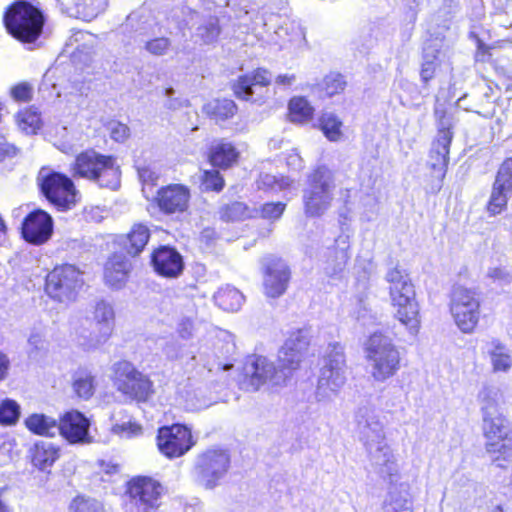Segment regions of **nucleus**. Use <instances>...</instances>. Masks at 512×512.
Wrapping results in <instances>:
<instances>
[{"instance_id": "obj_32", "label": "nucleus", "mask_w": 512, "mask_h": 512, "mask_svg": "<svg viewBox=\"0 0 512 512\" xmlns=\"http://www.w3.org/2000/svg\"><path fill=\"white\" fill-rule=\"evenodd\" d=\"M314 109L303 97H295L289 103V115L292 122L304 123L312 118Z\"/></svg>"}, {"instance_id": "obj_6", "label": "nucleus", "mask_w": 512, "mask_h": 512, "mask_svg": "<svg viewBox=\"0 0 512 512\" xmlns=\"http://www.w3.org/2000/svg\"><path fill=\"white\" fill-rule=\"evenodd\" d=\"M308 187L303 191V209L308 218H319L331 207L336 187L332 170L320 166L309 176Z\"/></svg>"}, {"instance_id": "obj_34", "label": "nucleus", "mask_w": 512, "mask_h": 512, "mask_svg": "<svg viewBox=\"0 0 512 512\" xmlns=\"http://www.w3.org/2000/svg\"><path fill=\"white\" fill-rule=\"evenodd\" d=\"M68 512H106L102 502L83 494L76 495L68 506Z\"/></svg>"}, {"instance_id": "obj_42", "label": "nucleus", "mask_w": 512, "mask_h": 512, "mask_svg": "<svg viewBox=\"0 0 512 512\" xmlns=\"http://www.w3.org/2000/svg\"><path fill=\"white\" fill-rule=\"evenodd\" d=\"M112 432L121 438H133L143 434V427L137 422L128 421L123 424L114 425Z\"/></svg>"}, {"instance_id": "obj_24", "label": "nucleus", "mask_w": 512, "mask_h": 512, "mask_svg": "<svg viewBox=\"0 0 512 512\" xmlns=\"http://www.w3.org/2000/svg\"><path fill=\"white\" fill-rule=\"evenodd\" d=\"M61 457V448L58 445L45 441H38L29 450V459L33 468L49 474L53 465Z\"/></svg>"}, {"instance_id": "obj_43", "label": "nucleus", "mask_w": 512, "mask_h": 512, "mask_svg": "<svg viewBox=\"0 0 512 512\" xmlns=\"http://www.w3.org/2000/svg\"><path fill=\"white\" fill-rule=\"evenodd\" d=\"M346 82L343 80L342 75L331 73L327 75L323 82V89L327 95L333 96L342 92L345 88Z\"/></svg>"}, {"instance_id": "obj_16", "label": "nucleus", "mask_w": 512, "mask_h": 512, "mask_svg": "<svg viewBox=\"0 0 512 512\" xmlns=\"http://www.w3.org/2000/svg\"><path fill=\"white\" fill-rule=\"evenodd\" d=\"M263 287L265 294L271 298L285 293L291 278L289 266L280 258L267 257L263 264Z\"/></svg>"}, {"instance_id": "obj_7", "label": "nucleus", "mask_w": 512, "mask_h": 512, "mask_svg": "<svg viewBox=\"0 0 512 512\" xmlns=\"http://www.w3.org/2000/svg\"><path fill=\"white\" fill-rule=\"evenodd\" d=\"M72 169L74 176L93 180L101 187L116 189L119 186L120 171L112 156L88 150L76 157Z\"/></svg>"}, {"instance_id": "obj_23", "label": "nucleus", "mask_w": 512, "mask_h": 512, "mask_svg": "<svg viewBox=\"0 0 512 512\" xmlns=\"http://www.w3.org/2000/svg\"><path fill=\"white\" fill-rule=\"evenodd\" d=\"M210 169H204L200 176L202 191L219 192L223 187V178L220 169L224 165V144H218L209 155Z\"/></svg>"}, {"instance_id": "obj_17", "label": "nucleus", "mask_w": 512, "mask_h": 512, "mask_svg": "<svg viewBox=\"0 0 512 512\" xmlns=\"http://www.w3.org/2000/svg\"><path fill=\"white\" fill-rule=\"evenodd\" d=\"M53 233L52 217L43 210L29 213L22 224L23 238L32 244L41 245L47 242Z\"/></svg>"}, {"instance_id": "obj_59", "label": "nucleus", "mask_w": 512, "mask_h": 512, "mask_svg": "<svg viewBox=\"0 0 512 512\" xmlns=\"http://www.w3.org/2000/svg\"><path fill=\"white\" fill-rule=\"evenodd\" d=\"M204 112L211 117H218L221 115V107L218 101L207 103L204 108Z\"/></svg>"}, {"instance_id": "obj_36", "label": "nucleus", "mask_w": 512, "mask_h": 512, "mask_svg": "<svg viewBox=\"0 0 512 512\" xmlns=\"http://www.w3.org/2000/svg\"><path fill=\"white\" fill-rule=\"evenodd\" d=\"M292 185V181L284 176L277 177L275 175H271L268 173L260 174L257 180V187L260 190L264 191H282L290 188Z\"/></svg>"}, {"instance_id": "obj_21", "label": "nucleus", "mask_w": 512, "mask_h": 512, "mask_svg": "<svg viewBox=\"0 0 512 512\" xmlns=\"http://www.w3.org/2000/svg\"><path fill=\"white\" fill-rule=\"evenodd\" d=\"M452 140V133L448 129L440 130L437 138L432 144L428 165L438 178H443L449 161V147Z\"/></svg>"}, {"instance_id": "obj_27", "label": "nucleus", "mask_w": 512, "mask_h": 512, "mask_svg": "<svg viewBox=\"0 0 512 512\" xmlns=\"http://www.w3.org/2000/svg\"><path fill=\"white\" fill-rule=\"evenodd\" d=\"M270 84L269 73L265 69H257L252 76H241L233 84L232 90L239 99L249 100L253 95V86H267Z\"/></svg>"}, {"instance_id": "obj_26", "label": "nucleus", "mask_w": 512, "mask_h": 512, "mask_svg": "<svg viewBox=\"0 0 512 512\" xmlns=\"http://www.w3.org/2000/svg\"><path fill=\"white\" fill-rule=\"evenodd\" d=\"M131 270V263L125 255L113 254L105 265L104 278L106 284L113 288H120L127 280Z\"/></svg>"}, {"instance_id": "obj_45", "label": "nucleus", "mask_w": 512, "mask_h": 512, "mask_svg": "<svg viewBox=\"0 0 512 512\" xmlns=\"http://www.w3.org/2000/svg\"><path fill=\"white\" fill-rule=\"evenodd\" d=\"M170 46L171 41L166 37H157L145 43L146 51L155 56L165 55L168 52Z\"/></svg>"}, {"instance_id": "obj_58", "label": "nucleus", "mask_w": 512, "mask_h": 512, "mask_svg": "<svg viewBox=\"0 0 512 512\" xmlns=\"http://www.w3.org/2000/svg\"><path fill=\"white\" fill-rule=\"evenodd\" d=\"M14 154L15 147L7 143L4 136L0 134V160L4 159L6 156H11Z\"/></svg>"}, {"instance_id": "obj_53", "label": "nucleus", "mask_w": 512, "mask_h": 512, "mask_svg": "<svg viewBox=\"0 0 512 512\" xmlns=\"http://www.w3.org/2000/svg\"><path fill=\"white\" fill-rule=\"evenodd\" d=\"M487 276L494 283L498 284H508L512 281V275L510 274V272L502 267L490 268Z\"/></svg>"}, {"instance_id": "obj_50", "label": "nucleus", "mask_w": 512, "mask_h": 512, "mask_svg": "<svg viewBox=\"0 0 512 512\" xmlns=\"http://www.w3.org/2000/svg\"><path fill=\"white\" fill-rule=\"evenodd\" d=\"M286 204L283 202L266 203L261 208V216L265 219L276 220L281 217L285 210Z\"/></svg>"}, {"instance_id": "obj_33", "label": "nucleus", "mask_w": 512, "mask_h": 512, "mask_svg": "<svg viewBox=\"0 0 512 512\" xmlns=\"http://www.w3.org/2000/svg\"><path fill=\"white\" fill-rule=\"evenodd\" d=\"M319 127L330 141H339L342 137V121L331 113L325 112L319 119Z\"/></svg>"}, {"instance_id": "obj_41", "label": "nucleus", "mask_w": 512, "mask_h": 512, "mask_svg": "<svg viewBox=\"0 0 512 512\" xmlns=\"http://www.w3.org/2000/svg\"><path fill=\"white\" fill-rule=\"evenodd\" d=\"M436 53V49L427 48L425 50L424 63L421 69V78L424 82H428L434 76L438 65Z\"/></svg>"}, {"instance_id": "obj_20", "label": "nucleus", "mask_w": 512, "mask_h": 512, "mask_svg": "<svg viewBox=\"0 0 512 512\" xmlns=\"http://www.w3.org/2000/svg\"><path fill=\"white\" fill-rule=\"evenodd\" d=\"M154 270L161 276L175 278L183 270L182 256L175 249L162 246L154 251L151 257Z\"/></svg>"}, {"instance_id": "obj_47", "label": "nucleus", "mask_w": 512, "mask_h": 512, "mask_svg": "<svg viewBox=\"0 0 512 512\" xmlns=\"http://www.w3.org/2000/svg\"><path fill=\"white\" fill-rule=\"evenodd\" d=\"M384 512H413L411 500L396 496L384 505Z\"/></svg>"}, {"instance_id": "obj_56", "label": "nucleus", "mask_w": 512, "mask_h": 512, "mask_svg": "<svg viewBox=\"0 0 512 512\" xmlns=\"http://www.w3.org/2000/svg\"><path fill=\"white\" fill-rule=\"evenodd\" d=\"M194 325L189 318H183L178 323L177 332L183 339H190L193 336Z\"/></svg>"}, {"instance_id": "obj_37", "label": "nucleus", "mask_w": 512, "mask_h": 512, "mask_svg": "<svg viewBox=\"0 0 512 512\" xmlns=\"http://www.w3.org/2000/svg\"><path fill=\"white\" fill-rule=\"evenodd\" d=\"M310 344V332L307 328H299L290 332L284 345L286 349L296 350L303 355L306 354Z\"/></svg>"}, {"instance_id": "obj_39", "label": "nucleus", "mask_w": 512, "mask_h": 512, "mask_svg": "<svg viewBox=\"0 0 512 512\" xmlns=\"http://www.w3.org/2000/svg\"><path fill=\"white\" fill-rule=\"evenodd\" d=\"M304 357L305 355L293 349H286V345H283L278 354L279 369H282V371L286 369L296 370L300 367Z\"/></svg>"}, {"instance_id": "obj_63", "label": "nucleus", "mask_w": 512, "mask_h": 512, "mask_svg": "<svg viewBox=\"0 0 512 512\" xmlns=\"http://www.w3.org/2000/svg\"><path fill=\"white\" fill-rule=\"evenodd\" d=\"M30 345H33L36 349H39L43 346V341L39 335H31L28 340Z\"/></svg>"}, {"instance_id": "obj_28", "label": "nucleus", "mask_w": 512, "mask_h": 512, "mask_svg": "<svg viewBox=\"0 0 512 512\" xmlns=\"http://www.w3.org/2000/svg\"><path fill=\"white\" fill-rule=\"evenodd\" d=\"M487 353L494 373H507L512 367L510 351L499 341L488 344Z\"/></svg>"}, {"instance_id": "obj_15", "label": "nucleus", "mask_w": 512, "mask_h": 512, "mask_svg": "<svg viewBox=\"0 0 512 512\" xmlns=\"http://www.w3.org/2000/svg\"><path fill=\"white\" fill-rule=\"evenodd\" d=\"M224 450L220 447L207 448L198 455L194 465L195 480L206 489L215 488L222 476Z\"/></svg>"}, {"instance_id": "obj_49", "label": "nucleus", "mask_w": 512, "mask_h": 512, "mask_svg": "<svg viewBox=\"0 0 512 512\" xmlns=\"http://www.w3.org/2000/svg\"><path fill=\"white\" fill-rule=\"evenodd\" d=\"M229 300V305L226 311L237 312L244 304L245 297L241 291L236 288H226V301Z\"/></svg>"}, {"instance_id": "obj_52", "label": "nucleus", "mask_w": 512, "mask_h": 512, "mask_svg": "<svg viewBox=\"0 0 512 512\" xmlns=\"http://www.w3.org/2000/svg\"><path fill=\"white\" fill-rule=\"evenodd\" d=\"M228 216L232 220H243L251 216V211L244 203L234 202L228 207Z\"/></svg>"}, {"instance_id": "obj_12", "label": "nucleus", "mask_w": 512, "mask_h": 512, "mask_svg": "<svg viewBox=\"0 0 512 512\" xmlns=\"http://www.w3.org/2000/svg\"><path fill=\"white\" fill-rule=\"evenodd\" d=\"M82 285V273L70 264L55 267L46 277L47 294L61 303L74 301Z\"/></svg>"}, {"instance_id": "obj_62", "label": "nucleus", "mask_w": 512, "mask_h": 512, "mask_svg": "<svg viewBox=\"0 0 512 512\" xmlns=\"http://www.w3.org/2000/svg\"><path fill=\"white\" fill-rule=\"evenodd\" d=\"M8 366H9L8 358L6 357V355L0 353V380H2L6 376Z\"/></svg>"}, {"instance_id": "obj_5", "label": "nucleus", "mask_w": 512, "mask_h": 512, "mask_svg": "<svg viewBox=\"0 0 512 512\" xmlns=\"http://www.w3.org/2000/svg\"><path fill=\"white\" fill-rule=\"evenodd\" d=\"M4 24L8 33L22 43H34L42 33L44 16L32 4L19 0L14 2L4 14Z\"/></svg>"}, {"instance_id": "obj_54", "label": "nucleus", "mask_w": 512, "mask_h": 512, "mask_svg": "<svg viewBox=\"0 0 512 512\" xmlns=\"http://www.w3.org/2000/svg\"><path fill=\"white\" fill-rule=\"evenodd\" d=\"M20 405L13 399L6 398L0 403V416H20Z\"/></svg>"}, {"instance_id": "obj_8", "label": "nucleus", "mask_w": 512, "mask_h": 512, "mask_svg": "<svg viewBox=\"0 0 512 512\" xmlns=\"http://www.w3.org/2000/svg\"><path fill=\"white\" fill-rule=\"evenodd\" d=\"M346 382V360L344 348L338 344H330L320 370L316 397L318 401L332 400Z\"/></svg>"}, {"instance_id": "obj_51", "label": "nucleus", "mask_w": 512, "mask_h": 512, "mask_svg": "<svg viewBox=\"0 0 512 512\" xmlns=\"http://www.w3.org/2000/svg\"><path fill=\"white\" fill-rule=\"evenodd\" d=\"M110 136L117 142H124L130 136V129L126 124L118 121L109 123Z\"/></svg>"}, {"instance_id": "obj_14", "label": "nucleus", "mask_w": 512, "mask_h": 512, "mask_svg": "<svg viewBox=\"0 0 512 512\" xmlns=\"http://www.w3.org/2000/svg\"><path fill=\"white\" fill-rule=\"evenodd\" d=\"M37 180L42 193L54 205L68 209L75 203L76 190L67 176L42 168Z\"/></svg>"}, {"instance_id": "obj_3", "label": "nucleus", "mask_w": 512, "mask_h": 512, "mask_svg": "<svg viewBox=\"0 0 512 512\" xmlns=\"http://www.w3.org/2000/svg\"><path fill=\"white\" fill-rule=\"evenodd\" d=\"M364 356L374 381L384 382L400 368V352L394 341L381 332L371 334L364 343Z\"/></svg>"}, {"instance_id": "obj_13", "label": "nucleus", "mask_w": 512, "mask_h": 512, "mask_svg": "<svg viewBox=\"0 0 512 512\" xmlns=\"http://www.w3.org/2000/svg\"><path fill=\"white\" fill-rule=\"evenodd\" d=\"M114 385L131 399L147 401L152 395V382L128 361L114 364Z\"/></svg>"}, {"instance_id": "obj_2", "label": "nucleus", "mask_w": 512, "mask_h": 512, "mask_svg": "<svg viewBox=\"0 0 512 512\" xmlns=\"http://www.w3.org/2000/svg\"><path fill=\"white\" fill-rule=\"evenodd\" d=\"M233 364L226 363L229 371V385L245 392H256L265 385L280 386L287 375L265 356L251 354L245 358L241 369L233 370Z\"/></svg>"}, {"instance_id": "obj_10", "label": "nucleus", "mask_w": 512, "mask_h": 512, "mask_svg": "<svg viewBox=\"0 0 512 512\" xmlns=\"http://www.w3.org/2000/svg\"><path fill=\"white\" fill-rule=\"evenodd\" d=\"M450 312L462 332H473L480 317V298L476 291L455 286L450 297Z\"/></svg>"}, {"instance_id": "obj_44", "label": "nucleus", "mask_w": 512, "mask_h": 512, "mask_svg": "<svg viewBox=\"0 0 512 512\" xmlns=\"http://www.w3.org/2000/svg\"><path fill=\"white\" fill-rule=\"evenodd\" d=\"M506 190L512 191V158L505 160L500 166L494 182Z\"/></svg>"}, {"instance_id": "obj_48", "label": "nucleus", "mask_w": 512, "mask_h": 512, "mask_svg": "<svg viewBox=\"0 0 512 512\" xmlns=\"http://www.w3.org/2000/svg\"><path fill=\"white\" fill-rule=\"evenodd\" d=\"M220 28L214 20H210L207 24L198 27L197 36L202 39L204 43L213 42L219 35Z\"/></svg>"}, {"instance_id": "obj_60", "label": "nucleus", "mask_w": 512, "mask_h": 512, "mask_svg": "<svg viewBox=\"0 0 512 512\" xmlns=\"http://www.w3.org/2000/svg\"><path fill=\"white\" fill-rule=\"evenodd\" d=\"M5 489H0V512H14L9 500L4 495Z\"/></svg>"}, {"instance_id": "obj_30", "label": "nucleus", "mask_w": 512, "mask_h": 512, "mask_svg": "<svg viewBox=\"0 0 512 512\" xmlns=\"http://www.w3.org/2000/svg\"><path fill=\"white\" fill-rule=\"evenodd\" d=\"M72 387L78 397L89 399L95 391V377L91 372L78 370L73 375Z\"/></svg>"}, {"instance_id": "obj_1", "label": "nucleus", "mask_w": 512, "mask_h": 512, "mask_svg": "<svg viewBox=\"0 0 512 512\" xmlns=\"http://www.w3.org/2000/svg\"><path fill=\"white\" fill-rule=\"evenodd\" d=\"M385 280L395 318L411 334H417L421 324L420 307L416 298L415 287L409 275L398 267L387 271Z\"/></svg>"}, {"instance_id": "obj_40", "label": "nucleus", "mask_w": 512, "mask_h": 512, "mask_svg": "<svg viewBox=\"0 0 512 512\" xmlns=\"http://www.w3.org/2000/svg\"><path fill=\"white\" fill-rule=\"evenodd\" d=\"M281 29L285 31L286 35L289 37V41L295 46L300 48L306 45L307 41L305 30L300 23L290 21L285 23Z\"/></svg>"}, {"instance_id": "obj_4", "label": "nucleus", "mask_w": 512, "mask_h": 512, "mask_svg": "<svg viewBox=\"0 0 512 512\" xmlns=\"http://www.w3.org/2000/svg\"><path fill=\"white\" fill-rule=\"evenodd\" d=\"M91 328L80 326L75 331V342L84 351H94L103 346L115 328V311L111 303L98 300L92 307Z\"/></svg>"}, {"instance_id": "obj_46", "label": "nucleus", "mask_w": 512, "mask_h": 512, "mask_svg": "<svg viewBox=\"0 0 512 512\" xmlns=\"http://www.w3.org/2000/svg\"><path fill=\"white\" fill-rule=\"evenodd\" d=\"M88 38L91 40L92 39V35L88 32H83V31H78L76 32L72 38H71V41L72 42H75V43H78L80 41H84V44L83 45H77L76 48H75V52H74V57H76V55L78 53H85V56L87 58H90L91 55H92V51H93V44H89L88 42H90L88 40Z\"/></svg>"}, {"instance_id": "obj_29", "label": "nucleus", "mask_w": 512, "mask_h": 512, "mask_svg": "<svg viewBox=\"0 0 512 512\" xmlns=\"http://www.w3.org/2000/svg\"><path fill=\"white\" fill-rule=\"evenodd\" d=\"M150 237L147 226L136 224L127 236L126 250L128 254L136 256L142 252Z\"/></svg>"}, {"instance_id": "obj_38", "label": "nucleus", "mask_w": 512, "mask_h": 512, "mask_svg": "<svg viewBox=\"0 0 512 512\" xmlns=\"http://www.w3.org/2000/svg\"><path fill=\"white\" fill-rule=\"evenodd\" d=\"M510 192L511 190H506L505 187L494 183L490 200L487 205V209L492 215L500 214L506 208L508 194Z\"/></svg>"}, {"instance_id": "obj_57", "label": "nucleus", "mask_w": 512, "mask_h": 512, "mask_svg": "<svg viewBox=\"0 0 512 512\" xmlns=\"http://www.w3.org/2000/svg\"><path fill=\"white\" fill-rule=\"evenodd\" d=\"M240 152L232 145H226V168L237 164Z\"/></svg>"}, {"instance_id": "obj_61", "label": "nucleus", "mask_w": 512, "mask_h": 512, "mask_svg": "<svg viewBox=\"0 0 512 512\" xmlns=\"http://www.w3.org/2000/svg\"><path fill=\"white\" fill-rule=\"evenodd\" d=\"M295 81V75L293 74H284V75H279L275 82L278 84V85H283V86H289L291 85L293 82Z\"/></svg>"}, {"instance_id": "obj_11", "label": "nucleus", "mask_w": 512, "mask_h": 512, "mask_svg": "<svg viewBox=\"0 0 512 512\" xmlns=\"http://www.w3.org/2000/svg\"><path fill=\"white\" fill-rule=\"evenodd\" d=\"M155 440L160 454L170 460L184 456L196 444L191 428L182 423L159 427Z\"/></svg>"}, {"instance_id": "obj_9", "label": "nucleus", "mask_w": 512, "mask_h": 512, "mask_svg": "<svg viewBox=\"0 0 512 512\" xmlns=\"http://www.w3.org/2000/svg\"><path fill=\"white\" fill-rule=\"evenodd\" d=\"M125 493L138 512H153L161 507L168 489L154 477L137 475L127 481Z\"/></svg>"}, {"instance_id": "obj_18", "label": "nucleus", "mask_w": 512, "mask_h": 512, "mask_svg": "<svg viewBox=\"0 0 512 512\" xmlns=\"http://www.w3.org/2000/svg\"><path fill=\"white\" fill-rule=\"evenodd\" d=\"M484 433L489 442L486 450L490 454H497L494 462L507 461L512 456V436L503 431V427L493 423V418L485 419Z\"/></svg>"}, {"instance_id": "obj_31", "label": "nucleus", "mask_w": 512, "mask_h": 512, "mask_svg": "<svg viewBox=\"0 0 512 512\" xmlns=\"http://www.w3.org/2000/svg\"><path fill=\"white\" fill-rule=\"evenodd\" d=\"M25 426L31 433L44 437H54L58 432L54 418H25Z\"/></svg>"}, {"instance_id": "obj_35", "label": "nucleus", "mask_w": 512, "mask_h": 512, "mask_svg": "<svg viewBox=\"0 0 512 512\" xmlns=\"http://www.w3.org/2000/svg\"><path fill=\"white\" fill-rule=\"evenodd\" d=\"M16 121L19 129L26 134H36L42 126L39 113L32 109L19 112Z\"/></svg>"}, {"instance_id": "obj_55", "label": "nucleus", "mask_w": 512, "mask_h": 512, "mask_svg": "<svg viewBox=\"0 0 512 512\" xmlns=\"http://www.w3.org/2000/svg\"><path fill=\"white\" fill-rule=\"evenodd\" d=\"M11 96L17 101H29L32 97V88L26 83H21L11 89Z\"/></svg>"}, {"instance_id": "obj_25", "label": "nucleus", "mask_w": 512, "mask_h": 512, "mask_svg": "<svg viewBox=\"0 0 512 512\" xmlns=\"http://www.w3.org/2000/svg\"><path fill=\"white\" fill-rule=\"evenodd\" d=\"M62 12L71 17L90 20L104 10L106 0H57Z\"/></svg>"}, {"instance_id": "obj_22", "label": "nucleus", "mask_w": 512, "mask_h": 512, "mask_svg": "<svg viewBox=\"0 0 512 512\" xmlns=\"http://www.w3.org/2000/svg\"><path fill=\"white\" fill-rule=\"evenodd\" d=\"M90 425L89 418H59L58 433L69 444H89L93 442Z\"/></svg>"}, {"instance_id": "obj_64", "label": "nucleus", "mask_w": 512, "mask_h": 512, "mask_svg": "<svg viewBox=\"0 0 512 512\" xmlns=\"http://www.w3.org/2000/svg\"><path fill=\"white\" fill-rule=\"evenodd\" d=\"M237 107L233 101H226V117L230 114L233 115Z\"/></svg>"}, {"instance_id": "obj_19", "label": "nucleus", "mask_w": 512, "mask_h": 512, "mask_svg": "<svg viewBox=\"0 0 512 512\" xmlns=\"http://www.w3.org/2000/svg\"><path fill=\"white\" fill-rule=\"evenodd\" d=\"M189 199V189L180 184L164 187L158 191L157 195L159 208L167 214L184 212L188 207Z\"/></svg>"}]
</instances>
